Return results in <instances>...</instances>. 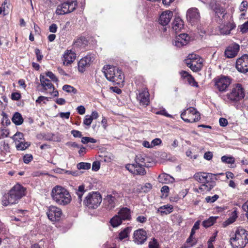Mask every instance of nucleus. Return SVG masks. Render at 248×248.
I'll return each mask as SVG.
<instances>
[{"label": "nucleus", "instance_id": "nucleus-64", "mask_svg": "<svg viewBox=\"0 0 248 248\" xmlns=\"http://www.w3.org/2000/svg\"><path fill=\"white\" fill-rule=\"evenodd\" d=\"M219 124L221 126H226L228 124V121L224 118H220L219 120Z\"/></svg>", "mask_w": 248, "mask_h": 248}, {"label": "nucleus", "instance_id": "nucleus-20", "mask_svg": "<svg viewBox=\"0 0 248 248\" xmlns=\"http://www.w3.org/2000/svg\"><path fill=\"white\" fill-rule=\"evenodd\" d=\"M239 50V46L236 44H233L227 47L225 51V55L228 58H232L235 57Z\"/></svg>", "mask_w": 248, "mask_h": 248}, {"label": "nucleus", "instance_id": "nucleus-19", "mask_svg": "<svg viewBox=\"0 0 248 248\" xmlns=\"http://www.w3.org/2000/svg\"><path fill=\"white\" fill-rule=\"evenodd\" d=\"M173 16V13L170 10H165L160 14L158 22L162 26L167 25L170 21Z\"/></svg>", "mask_w": 248, "mask_h": 248}, {"label": "nucleus", "instance_id": "nucleus-43", "mask_svg": "<svg viewBox=\"0 0 248 248\" xmlns=\"http://www.w3.org/2000/svg\"><path fill=\"white\" fill-rule=\"evenodd\" d=\"M62 89L67 93H73L74 94L77 93V90L69 85H64L62 87Z\"/></svg>", "mask_w": 248, "mask_h": 248}, {"label": "nucleus", "instance_id": "nucleus-39", "mask_svg": "<svg viewBox=\"0 0 248 248\" xmlns=\"http://www.w3.org/2000/svg\"><path fill=\"white\" fill-rule=\"evenodd\" d=\"M221 161L223 163L232 164L235 162L234 158L231 156L224 155L221 157Z\"/></svg>", "mask_w": 248, "mask_h": 248}, {"label": "nucleus", "instance_id": "nucleus-15", "mask_svg": "<svg viewBox=\"0 0 248 248\" xmlns=\"http://www.w3.org/2000/svg\"><path fill=\"white\" fill-rule=\"evenodd\" d=\"M200 14L199 10L196 8H191L186 12L187 21L192 24H194L200 19Z\"/></svg>", "mask_w": 248, "mask_h": 248}, {"label": "nucleus", "instance_id": "nucleus-38", "mask_svg": "<svg viewBox=\"0 0 248 248\" xmlns=\"http://www.w3.org/2000/svg\"><path fill=\"white\" fill-rule=\"evenodd\" d=\"M131 231V229L129 227H127L122 231L119 234V238L120 240H123L128 237V234Z\"/></svg>", "mask_w": 248, "mask_h": 248}, {"label": "nucleus", "instance_id": "nucleus-58", "mask_svg": "<svg viewBox=\"0 0 248 248\" xmlns=\"http://www.w3.org/2000/svg\"><path fill=\"white\" fill-rule=\"evenodd\" d=\"M77 110L78 114L83 115L85 113L86 109L83 106L81 105L77 107Z\"/></svg>", "mask_w": 248, "mask_h": 248}, {"label": "nucleus", "instance_id": "nucleus-46", "mask_svg": "<svg viewBox=\"0 0 248 248\" xmlns=\"http://www.w3.org/2000/svg\"><path fill=\"white\" fill-rule=\"evenodd\" d=\"M186 60H189L190 61H199L202 60L200 56L195 54H191L188 55Z\"/></svg>", "mask_w": 248, "mask_h": 248}, {"label": "nucleus", "instance_id": "nucleus-51", "mask_svg": "<svg viewBox=\"0 0 248 248\" xmlns=\"http://www.w3.org/2000/svg\"><path fill=\"white\" fill-rule=\"evenodd\" d=\"M49 98L47 97L40 96L36 100V103L38 104H41L42 102L46 104V102L48 101Z\"/></svg>", "mask_w": 248, "mask_h": 248}, {"label": "nucleus", "instance_id": "nucleus-53", "mask_svg": "<svg viewBox=\"0 0 248 248\" xmlns=\"http://www.w3.org/2000/svg\"><path fill=\"white\" fill-rule=\"evenodd\" d=\"M161 143L162 141L159 138H156L151 141V145H152V148H153L155 146L161 144Z\"/></svg>", "mask_w": 248, "mask_h": 248}, {"label": "nucleus", "instance_id": "nucleus-36", "mask_svg": "<svg viewBox=\"0 0 248 248\" xmlns=\"http://www.w3.org/2000/svg\"><path fill=\"white\" fill-rule=\"evenodd\" d=\"M16 144L17 150L20 151L25 150L30 146V143L29 142L22 141H21Z\"/></svg>", "mask_w": 248, "mask_h": 248}, {"label": "nucleus", "instance_id": "nucleus-40", "mask_svg": "<svg viewBox=\"0 0 248 248\" xmlns=\"http://www.w3.org/2000/svg\"><path fill=\"white\" fill-rule=\"evenodd\" d=\"M135 163L136 164H142V165H145V155H136L135 159Z\"/></svg>", "mask_w": 248, "mask_h": 248}, {"label": "nucleus", "instance_id": "nucleus-28", "mask_svg": "<svg viewBox=\"0 0 248 248\" xmlns=\"http://www.w3.org/2000/svg\"><path fill=\"white\" fill-rule=\"evenodd\" d=\"M173 30L176 32L180 31L184 28V21L179 17H176L172 23Z\"/></svg>", "mask_w": 248, "mask_h": 248}, {"label": "nucleus", "instance_id": "nucleus-5", "mask_svg": "<svg viewBox=\"0 0 248 248\" xmlns=\"http://www.w3.org/2000/svg\"><path fill=\"white\" fill-rule=\"evenodd\" d=\"M213 174L210 173L199 172L196 173L193 178L196 181L202 184L199 187V190L202 192L210 191L214 186L212 181Z\"/></svg>", "mask_w": 248, "mask_h": 248}, {"label": "nucleus", "instance_id": "nucleus-8", "mask_svg": "<svg viewBox=\"0 0 248 248\" xmlns=\"http://www.w3.org/2000/svg\"><path fill=\"white\" fill-rule=\"evenodd\" d=\"M215 88L219 92H225L232 82V79L228 76H220L213 79Z\"/></svg>", "mask_w": 248, "mask_h": 248}, {"label": "nucleus", "instance_id": "nucleus-25", "mask_svg": "<svg viewBox=\"0 0 248 248\" xmlns=\"http://www.w3.org/2000/svg\"><path fill=\"white\" fill-rule=\"evenodd\" d=\"M124 80V75L121 70L117 67V70H115V75L113 76L111 82L115 84L120 85L123 83Z\"/></svg>", "mask_w": 248, "mask_h": 248}, {"label": "nucleus", "instance_id": "nucleus-4", "mask_svg": "<svg viewBox=\"0 0 248 248\" xmlns=\"http://www.w3.org/2000/svg\"><path fill=\"white\" fill-rule=\"evenodd\" d=\"M52 200L58 205L65 206L70 203L72 198L69 191L65 188L56 186L51 193Z\"/></svg>", "mask_w": 248, "mask_h": 248}, {"label": "nucleus", "instance_id": "nucleus-10", "mask_svg": "<svg viewBox=\"0 0 248 248\" xmlns=\"http://www.w3.org/2000/svg\"><path fill=\"white\" fill-rule=\"evenodd\" d=\"M46 214L48 218L52 222L60 221L62 216V209L55 205H50L48 207Z\"/></svg>", "mask_w": 248, "mask_h": 248}, {"label": "nucleus", "instance_id": "nucleus-1", "mask_svg": "<svg viewBox=\"0 0 248 248\" xmlns=\"http://www.w3.org/2000/svg\"><path fill=\"white\" fill-rule=\"evenodd\" d=\"M26 189L19 184H16L10 190L8 195L3 196L1 200L4 206L17 203L19 200L25 195Z\"/></svg>", "mask_w": 248, "mask_h": 248}, {"label": "nucleus", "instance_id": "nucleus-59", "mask_svg": "<svg viewBox=\"0 0 248 248\" xmlns=\"http://www.w3.org/2000/svg\"><path fill=\"white\" fill-rule=\"evenodd\" d=\"M100 167V164L98 161H94L93 163L92 170L94 171H97Z\"/></svg>", "mask_w": 248, "mask_h": 248}, {"label": "nucleus", "instance_id": "nucleus-56", "mask_svg": "<svg viewBox=\"0 0 248 248\" xmlns=\"http://www.w3.org/2000/svg\"><path fill=\"white\" fill-rule=\"evenodd\" d=\"M240 30L243 33H246L248 31V20L241 25Z\"/></svg>", "mask_w": 248, "mask_h": 248}, {"label": "nucleus", "instance_id": "nucleus-31", "mask_svg": "<svg viewBox=\"0 0 248 248\" xmlns=\"http://www.w3.org/2000/svg\"><path fill=\"white\" fill-rule=\"evenodd\" d=\"M211 7L212 9L214 11L215 14L218 17H220V16L222 15V17H223L225 14V10L224 8L221 7L218 4L213 3H211Z\"/></svg>", "mask_w": 248, "mask_h": 248}, {"label": "nucleus", "instance_id": "nucleus-55", "mask_svg": "<svg viewBox=\"0 0 248 248\" xmlns=\"http://www.w3.org/2000/svg\"><path fill=\"white\" fill-rule=\"evenodd\" d=\"M147 218L146 216H140L136 218V221L138 222L144 223L147 221Z\"/></svg>", "mask_w": 248, "mask_h": 248}, {"label": "nucleus", "instance_id": "nucleus-34", "mask_svg": "<svg viewBox=\"0 0 248 248\" xmlns=\"http://www.w3.org/2000/svg\"><path fill=\"white\" fill-rule=\"evenodd\" d=\"M217 218V217H210L209 218L202 222V225L205 228L209 227L216 222Z\"/></svg>", "mask_w": 248, "mask_h": 248}, {"label": "nucleus", "instance_id": "nucleus-63", "mask_svg": "<svg viewBox=\"0 0 248 248\" xmlns=\"http://www.w3.org/2000/svg\"><path fill=\"white\" fill-rule=\"evenodd\" d=\"M21 97V95L18 93H12L11 98L14 100H18Z\"/></svg>", "mask_w": 248, "mask_h": 248}, {"label": "nucleus", "instance_id": "nucleus-26", "mask_svg": "<svg viewBox=\"0 0 248 248\" xmlns=\"http://www.w3.org/2000/svg\"><path fill=\"white\" fill-rule=\"evenodd\" d=\"M118 215L120 216L123 221L129 220L131 218V211L127 207H123L121 208L118 212Z\"/></svg>", "mask_w": 248, "mask_h": 248}, {"label": "nucleus", "instance_id": "nucleus-29", "mask_svg": "<svg viewBox=\"0 0 248 248\" xmlns=\"http://www.w3.org/2000/svg\"><path fill=\"white\" fill-rule=\"evenodd\" d=\"M173 207L170 204H166L159 207L157 210L161 215H168L173 212Z\"/></svg>", "mask_w": 248, "mask_h": 248}, {"label": "nucleus", "instance_id": "nucleus-6", "mask_svg": "<svg viewBox=\"0 0 248 248\" xmlns=\"http://www.w3.org/2000/svg\"><path fill=\"white\" fill-rule=\"evenodd\" d=\"M102 198L98 192H91L88 194L83 201V204L89 208H97L100 204Z\"/></svg>", "mask_w": 248, "mask_h": 248}, {"label": "nucleus", "instance_id": "nucleus-52", "mask_svg": "<svg viewBox=\"0 0 248 248\" xmlns=\"http://www.w3.org/2000/svg\"><path fill=\"white\" fill-rule=\"evenodd\" d=\"M33 159L32 155L31 154H26L23 157L24 162L26 164L30 163Z\"/></svg>", "mask_w": 248, "mask_h": 248}, {"label": "nucleus", "instance_id": "nucleus-13", "mask_svg": "<svg viewBox=\"0 0 248 248\" xmlns=\"http://www.w3.org/2000/svg\"><path fill=\"white\" fill-rule=\"evenodd\" d=\"M236 68L241 73L248 72V55L245 54L237 60Z\"/></svg>", "mask_w": 248, "mask_h": 248}, {"label": "nucleus", "instance_id": "nucleus-48", "mask_svg": "<svg viewBox=\"0 0 248 248\" xmlns=\"http://www.w3.org/2000/svg\"><path fill=\"white\" fill-rule=\"evenodd\" d=\"M218 196L216 194L213 196H207L206 197L205 200L208 203H213L216 201L218 199Z\"/></svg>", "mask_w": 248, "mask_h": 248}, {"label": "nucleus", "instance_id": "nucleus-2", "mask_svg": "<svg viewBox=\"0 0 248 248\" xmlns=\"http://www.w3.org/2000/svg\"><path fill=\"white\" fill-rule=\"evenodd\" d=\"M245 96V91L239 83L232 85L229 92L223 95L222 99L229 103L236 104L242 100Z\"/></svg>", "mask_w": 248, "mask_h": 248}, {"label": "nucleus", "instance_id": "nucleus-9", "mask_svg": "<svg viewBox=\"0 0 248 248\" xmlns=\"http://www.w3.org/2000/svg\"><path fill=\"white\" fill-rule=\"evenodd\" d=\"M181 117L187 123L196 122L201 118L200 113L193 107H189L181 113Z\"/></svg>", "mask_w": 248, "mask_h": 248}, {"label": "nucleus", "instance_id": "nucleus-37", "mask_svg": "<svg viewBox=\"0 0 248 248\" xmlns=\"http://www.w3.org/2000/svg\"><path fill=\"white\" fill-rule=\"evenodd\" d=\"M237 217V213L236 210L233 211L229 218L225 221L226 225L231 224L233 223Z\"/></svg>", "mask_w": 248, "mask_h": 248}, {"label": "nucleus", "instance_id": "nucleus-22", "mask_svg": "<svg viewBox=\"0 0 248 248\" xmlns=\"http://www.w3.org/2000/svg\"><path fill=\"white\" fill-rule=\"evenodd\" d=\"M202 60L198 62L190 61L189 60H185V63L186 65L194 72H197L201 70L202 66Z\"/></svg>", "mask_w": 248, "mask_h": 248}, {"label": "nucleus", "instance_id": "nucleus-30", "mask_svg": "<svg viewBox=\"0 0 248 248\" xmlns=\"http://www.w3.org/2000/svg\"><path fill=\"white\" fill-rule=\"evenodd\" d=\"M158 181L161 183L167 184L172 183L174 179L170 175L167 173H162L158 176Z\"/></svg>", "mask_w": 248, "mask_h": 248}, {"label": "nucleus", "instance_id": "nucleus-44", "mask_svg": "<svg viewBox=\"0 0 248 248\" xmlns=\"http://www.w3.org/2000/svg\"><path fill=\"white\" fill-rule=\"evenodd\" d=\"M81 142L83 144H86L89 142L94 143L97 142V140L93 138L88 137H84L82 138Z\"/></svg>", "mask_w": 248, "mask_h": 248}, {"label": "nucleus", "instance_id": "nucleus-57", "mask_svg": "<svg viewBox=\"0 0 248 248\" xmlns=\"http://www.w3.org/2000/svg\"><path fill=\"white\" fill-rule=\"evenodd\" d=\"M35 53L36 56L37 60L38 61H40L42 60L43 56L42 55L41 51L38 48L35 49Z\"/></svg>", "mask_w": 248, "mask_h": 248}, {"label": "nucleus", "instance_id": "nucleus-33", "mask_svg": "<svg viewBox=\"0 0 248 248\" xmlns=\"http://www.w3.org/2000/svg\"><path fill=\"white\" fill-rule=\"evenodd\" d=\"M123 220L117 214L114 216L110 220V223L113 227H117L122 223Z\"/></svg>", "mask_w": 248, "mask_h": 248}, {"label": "nucleus", "instance_id": "nucleus-17", "mask_svg": "<svg viewBox=\"0 0 248 248\" xmlns=\"http://www.w3.org/2000/svg\"><path fill=\"white\" fill-rule=\"evenodd\" d=\"M93 57L91 55H87L82 58L78 63V70L80 73H83L93 62Z\"/></svg>", "mask_w": 248, "mask_h": 248}, {"label": "nucleus", "instance_id": "nucleus-32", "mask_svg": "<svg viewBox=\"0 0 248 248\" xmlns=\"http://www.w3.org/2000/svg\"><path fill=\"white\" fill-rule=\"evenodd\" d=\"M12 122L16 125L22 124L24 122V119L22 115L18 112H15L12 118Z\"/></svg>", "mask_w": 248, "mask_h": 248}, {"label": "nucleus", "instance_id": "nucleus-11", "mask_svg": "<svg viewBox=\"0 0 248 248\" xmlns=\"http://www.w3.org/2000/svg\"><path fill=\"white\" fill-rule=\"evenodd\" d=\"M137 98L140 105L148 106L150 103V94L147 88L143 87L139 90Z\"/></svg>", "mask_w": 248, "mask_h": 248}, {"label": "nucleus", "instance_id": "nucleus-47", "mask_svg": "<svg viewBox=\"0 0 248 248\" xmlns=\"http://www.w3.org/2000/svg\"><path fill=\"white\" fill-rule=\"evenodd\" d=\"M13 220L19 222V223L17 224V225L22 226H23L22 224L25 223L27 221V218L22 217H15Z\"/></svg>", "mask_w": 248, "mask_h": 248}, {"label": "nucleus", "instance_id": "nucleus-18", "mask_svg": "<svg viewBox=\"0 0 248 248\" xmlns=\"http://www.w3.org/2000/svg\"><path fill=\"white\" fill-rule=\"evenodd\" d=\"M189 39L190 38L187 34H181L176 37L173 41V45L177 47H181L188 43Z\"/></svg>", "mask_w": 248, "mask_h": 248}, {"label": "nucleus", "instance_id": "nucleus-14", "mask_svg": "<svg viewBox=\"0 0 248 248\" xmlns=\"http://www.w3.org/2000/svg\"><path fill=\"white\" fill-rule=\"evenodd\" d=\"M144 166L142 164L133 163L126 165L125 168L134 174L144 175L146 173Z\"/></svg>", "mask_w": 248, "mask_h": 248}, {"label": "nucleus", "instance_id": "nucleus-42", "mask_svg": "<svg viewBox=\"0 0 248 248\" xmlns=\"http://www.w3.org/2000/svg\"><path fill=\"white\" fill-rule=\"evenodd\" d=\"M23 137L24 135L23 133L21 132H17L13 136V139L16 144L21 141H22V140L23 139Z\"/></svg>", "mask_w": 248, "mask_h": 248}, {"label": "nucleus", "instance_id": "nucleus-62", "mask_svg": "<svg viewBox=\"0 0 248 248\" xmlns=\"http://www.w3.org/2000/svg\"><path fill=\"white\" fill-rule=\"evenodd\" d=\"M248 2L246 1H243L239 7V10L240 11H244L247 8Z\"/></svg>", "mask_w": 248, "mask_h": 248}, {"label": "nucleus", "instance_id": "nucleus-49", "mask_svg": "<svg viewBox=\"0 0 248 248\" xmlns=\"http://www.w3.org/2000/svg\"><path fill=\"white\" fill-rule=\"evenodd\" d=\"M93 122L92 119L89 116V115H86L83 120V124L90 126Z\"/></svg>", "mask_w": 248, "mask_h": 248}, {"label": "nucleus", "instance_id": "nucleus-7", "mask_svg": "<svg viewBox=\"0 0 248 248\" xmlns=\"http://www.w3.org/2000/svg\"><path fill=\"white\" fill-rule=\"evenodd\" d=\"M78 3L75 0H68L59 5L56 10L58 15H63L74 11L77 8Z\"/></svg>", "mask_w": 248, "mask_h": 248}, {"label": "nucleus", "instance_id": "nucleus-21", "mask_svg": "<svg viewBox=\"0 0 248 248\" xmlns=\"http://www.w3.org/2000/svg\"><path fill=\"white\" fill-rule=\"evenodd\" d=\"M115 70H117V67L110 65H104L103 68V72L106 78L110 81L112 79L113 76L115 75Z\"/></svg>", "mask_w": 248, "mask_h": 248}, {"label": "nucleus", "instance_id": "nucleus-35", "mask_svg": "<svg viewBox=\"0 0 248 248\" xmlns=\"http://www.w3.org/2000/svg\"><path fill=\"white\" fill-rule=\"evenodd\" d=\"M197 243L196 239L194 237L189 236L186 243L184 244L183 248H188L195 245Z\"/></svg>", "mask_w": 248, "mask_h": 248}, {"label": "nucleus", "instance_id": "nucleus-3", "mask_svg": "<svg viewBox=\"0 0 248 248\" xmlns=\"http://www.w3.org/2000/svg\"><path fill=\"white\" fill-rule=\"evenodd\" d=\"M230 243L233 248H243L248 243V231L238 227L230 234Z\"/></svg>", "mask_w": 248, "mask_h": 248}, {"label": "nucleus", "instance_id": "nucleus-24", "mask_svg": "<svg viewBox=\"0 0 248 248\" xmlns=\"http://www.w3.org/2000/svg\"><path fill=\"white\" fill-rule=\"evenodd\" d=\"M235 27L232 23L227 22L224 24H221L218 27L219 33L221 34L227 35L230 33V31Z\"/></svg>", "mask_w": 248, "mask_h": 248}, {"label": "nucleus", "instance_id": "nucleus-41", "mask_svg": "<svg viewBox=\"0 0 248 248\" xmlns=\"http://www.w3.org/2000/svg\"><path fill=\"white\" fill-rule=\"evenodd\" d=\"M78 170H89L91 168V164L87 162H80L77 165Z\"/></svg>", "mask_w": 248, "mask_h": 248}, {"label": "nucleus", "instance_id": "nucleus-16", "mask_svg": "<svg viewBox=\"0 0 248 248\" xmlns=\"http://www.w3.org/2000/svg\"><path fill=\"white\" fill-rule=\"evenodd\" d=\"M76 58V54L75 52L71 49H67L63 53L62 60L64 65L68 66L74 62Z\"/></svg>", "mask_w": 248, "mask_h": 248}, {"label": "nucleus", "instance_id": "nucleus-61", "mask_svg": "<svg viewBox=\"0 0 248 248\" xmlns=\"http://www.w3.org/2000/svg\"><path fill=\"white\" fill-rule=\"evenodd\" d=\"M70 115V112H60L59 113L60 117L62 119H68Z\"/></svg>", "mask_w": 248, "mask_h": 248}, {"label": "nucleus", "instance_id": "nucleus-23", "mask_svg": "<svg viewBox=\"0 0 248 248\" xmlns=\"http://www.w3.org/2000/svg\"><path fill=\"white\" fill-rule=\"evenodd\" d=\"M105 207L109 210H112L115 207L116 198L112 195H108L104 200Z\"/></svg>", "mask_w": 248, "mask_h": 248}, {"label": "nucleus", "instance_id": "nucleus-60", "mask_svg": "<svg viewBox=\"0 0 248 248\" xmlns=\"http://www.w3.org/2000/svg\"><path fill=\"white\" fill-rule=\"evenodd\" d=\"M46 76L51 78L53 81H58V78L55 75L51 72H48L46 74Z\"/></svg>", "mask_w": 248, "mask_h": 248}, {"label": "nucleus", "instance_id": "nucleus-45", "mask_svg": "<svg viewBox=\"0 0 248 248\" xmlns=\"http://www.w3.org/2000/svg\"><path fill=\"white\" fill-rule=\"evenodd\" d=\"M186 80L190 85L195 87L198 86V83L195 80L194 78L191 75L189 76Z\"/></svg>", "mask_w": 248, "mask_h": 248}, {"label": "nucleus", "instance_id": "nucleus-50", "mask_svg": "<svg viewBox=\"0 0 248 248\" xmlns=\"http://www.w3.org/2000/svg\"><path fill=\"white\" fill-rule=\"evenodd\" d=\"M170 191V188L168 186H164L162 187L161 189V192L162 193V196L166 197L168 195V193Z\"/></svg>", "mask_w": 248, "mask_h": 248}, {"label": "nucleus", "instance_id": "nucleus-27", "mask_svg": "<svg viewBox=\"0 0 248 248\" xmlns=\"http://www.w3.org/2000/svg\"><path fill=\"white\" fill-rule=\"evenodd\" d=\"M40 80L41 85L45 90H49L51 91L54 90V87L51 83V81L46 78L44 76H40Z\"/></svg>", "mask_w": 248, "mask_h": 248}, {"label": "nucleus", "instance_id": "nucleus-12", "mask_svg": "<svg viewBox=\"0 0 248 248\" xmlns=\"http://www.w3.org/2000/svg\"><path fill=\"white\" fill-rule=\"evenodd\" d=\"M133 241L138 245L143 244L147 239V232L143 229H139L133 233Z\"/></svg>", "mask_w": 248, "mask_h": 248}, {"label": "nucleus", "instance_id": "nucleus-54", "mask_svg": "<svg viewBox=\"0 0 248 248\" xmlns=\"http://www.w3.org/2000/svg\"><path fill=\"white\" fill-rule=\"evenodd\" d=\"M155 113L156 114H159V115H164V116H165L167 117H169V118H171L172 116L171 115L168 114L166 110L165 109H162L159 111H156L155 112Z\"/></svg>", "mask_w": 248, "mask_h": 248}]
</instances>
